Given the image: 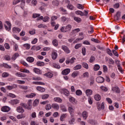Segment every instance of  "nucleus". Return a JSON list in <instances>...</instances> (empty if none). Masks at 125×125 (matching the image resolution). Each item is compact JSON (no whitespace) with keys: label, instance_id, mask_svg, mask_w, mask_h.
<instances>
[{"label":"nucleus","instance_id":"nucleus-1","mask_svg":"<svg viewBox=\"0 0 125 125\" xmlns=\"http://www.w3.org/2000/svg\"><path fill=\"white\" fill-rule=\"evenodd\" d=\"M41 14H33V18H38L37 19V21H39L40 20H43V22H48L49 21L50 18L48 16H46L43 18V16H42L41 17Z\"/></svg>","mask_w":125,"mask_h":125},{"label":"nucleus","instance_id":"nucleus-2","mask_svg":"<svg viewBox=\"0 0 125 125\" xmlns=\"http://www.w3.org/2000/svg\"><path fill=\"white\" fill-rule=\"evenodd\" d=\"M84 12L85 13L84 14L83 12L81 11H77L75 12L76 14L77 15H80V16H87V14H88V12L87 11H84Z\"/></svg>","mask_w":125,"mask_h":125},{"label":"nucleus","instance_id":"nucleus-3","mask_svg":"<svg viewBox=\"0 0 125 125\" xmlns=\"http://www.w3.org/2000/svg\"><path fill=\"white\" fill-rule=\"evenodd\" d=\"M96 82L99 83H104V78L101 77V76H99L96 79Z\"/></svg>","mask_w":125,"mask_h":125},{"label":"nucleus","instance_id":"nucleus-4","mask_svg":"<svg viewBox=\"0 0 125 125\" xmlns=\"http://www.w3.org/2000/svg\"><path fill=\"white\" fill-rule=\"evenodd\" d=\"M23 108L24 109H28V107H27V105L24 103L21 104V106H18L17 108V110H23Z\"/></svg>","mask_w":125,"mask_h":125},{"label":"nucleus","instance_id":"nucleus-5","mask_svg":"<svg viewBox=\"0 0 125 125\" xmlns=\"http://www.w3.org/2000/svg\"><path fill=\"white\" fill-rule=\"evenodd\" d=\"M70 72H71V70L69 68H66L62 71V74L64 76H66L70 73Z\"/></svg>","mask_w":125,"mask_h":125},{"label":"nucleus","instance_id":"nucleus-6","mask_svg":"<svg viewBox=\"0 0 125 125\" xmlns=\"http://www.w3.org/2000/svg\"><path fill=\"white\" fill-rule=\"evenodd\" d=\"M62 49L65 52V53L68 54L70 53V50L69 49V48L67 47V46L65 45H62Z\"/></svg>","mask_w":125,"mask_h":125},{"label":"nucleus","instance_id":"nucleus-7","mask_svg":"<svg viewBox=\"0 0 125 125\" xmlns=\"http://www.w3.org/2000/svg\"><path fill=\"white\" fill-rule=\"evenodd\" d=\"M112 91H114V92H116V93H120V92H121L120 88H119L118 86L113 87L112 88Z\"/></svg>","mask_w":125,"mask_h":125},{"label":"nucleus","instance_id":"nucleus-8","mask_svg":"<svg viewBox=\"0 0 125 125\" xmlns=\"http://www.w3.org/2000/svg\"><path fill=\"white\" fill-rule=\"evenodd\" d=\"M15 75L17 77H19L20 78H24L25 77H27V75L21 72H17Z\"/></svg>","mask_w":125,"mask_h":125},{"label":"nucleus","instance_id":"nucleus-9","mask_svg":"<svg viewBox=\"0 0 125 125\" xmlns=\"http://www.w3.org/2000/svg\"><path fill=\"white\" fill-rule=\"evenodd\" d=\"M79 36L81 37V38H78L75 41V42H79V41H83V39H84V37L83 36V34L82 32L79 33Z\"/></svg>","mask_w":125,"mask_h":125},{"label":"nucleus","instance_id":"nucleus-10","mask_svg":"<svg viewBox=\"0 0 125 125\" xmlns=\"http://www.w3.org/2000/svg\"><path fill=\"white\" fill-rule=\"evenodd\" d=\"M21 10V7L16 6L15 9V12L17 15H20V14H18L17 13L20 12Z\"/></svg>","mask_w":125,"mask_h":125},{"label":"nucleus","instance_id":"nucleus-11","mask_svg":"<svg viewBox=\"0 0 125 125\" xmlns=\"http://www.w3.org/2000/svg\"><path fill=\"white\" fill-rule=\"evenodd\" d=\"M75 121H76L75 118L71 117L68 120V124H69V125H74Z\"/></svg>","mask_w":125,"mask_h":125},{"label":"nucleus","instance_id":"nucleus-12","mask_svg":"<svg viewBox=\"0 0 125 125\" xmlns=\"http://www.w3.org/2000/svg\"><path fill=\"white\" fill-rule=\"evenodd\" d=\"M68 115H67V114H63L62 115H61L60 117V121L61 122H64L65 119H66V118H67V116Z\"/></svg>","mask_w":125,"mask_h":125},{"label":"nucleus","instance_id":"nucleus-13","mask_svg":"<svg viewBox=\"0 0 125 125\" xmlns=\"http://www.w3.org/2000/svg\"><path fill=\"white\" fill-rule=\"evenodd\" d=\"M36 89L38 91H40V92H44L45 91V88L41 86H37Z\"/></svg>","mask_w":125,"mask_h":125},{"label":"nucleus","instance_id":"nucleus-14","mask_svg":"<svg viewBox=\"0 0 125 125\" xmlns=\"http://www.w3.org/2000/svg\"><path fill=\"white\" fill-rule=\"evenodd\" d=\"M51 56H52V59H53V60H55V59L57 58V56H58V55H57V53H56L55 51H53L52 53Z\"/></svg>","mask_w":125,"mask_h":125},{"label":"nucleus","instance_id":"nucleus-15","mask_svg":"<svg viewBox=\"0 0 125 125\" xmlns=\"http://www.w3.org/2000/svg\"><path fill=\"white\" fill-rule=\"evenodd\" d=\"M92 92H93L92 90H91V89H87L85 91L86 95L87 96H90V95H91L92 94Z\"/></svg>","mask_w":125,"mask_h":125},{"label":"nucleus","instance_id":"nucleus-16","mask_svg":"<svg viewBox=\"0 0 125 125\" xmlns=\"http://www.w3.org/2000/svg\"><path fill=\"white\" fill-rule=\"evenodd\" d=\"M94 99L96 101H100V100H101V96H100L99 94H96L94 96Z\"/></svg>","mask_w":125,"mask_h":125},{"label":"nucleus","instance_id":"nucleus-17","mask_svg":"<svg viewBox=\"0 0 125 125\" xmlns=\"http://www.w3.org/2000/svg\"><path fill=\"white\" fill-rule=\"evenodd\" d=\"M33 72H34V73H36V74H38V75H40V74H42V71H41V70H40V69L37 68H34L33 69Z\"/></svg>","mask_w":125,"mask_h":125},{"label":"nucleus","instance_id":"nucleus-18","mask_svg":"<svg viewBox=\"0 0 125 125\" xmlns=\"http://www.w3.org/2000/svg\"><path fill=\"white\" fill-rule=\"evenodd\" d=\"M21 31V29L17 27H14L13 28V33H19Z\"/></svg>","mask_w":125,"mask_h":125},{"label":"nucleus","instance_id":"nucleus-19","mask_svg":"<svg viewBox=\"0 0 125 125\" xmlns=\"http://www.w3.org/2000/svg\"><path fill=\"white\" fill-rule=\"evenodd\" d=\"M20 72H21V73H26L27 74H30V70L27 69H23V68H21L20 69Z\"/></svg>","mask_w":125,"mask_h":125},{"label":"nucleus","instance_id":"nucleus-20","mask_svg":"<svg viewBox=\"0 0 125 125\" xmlns=\"http://www.w3.org/2000/svg\"><path fill=\"white\" fill-rule=\"evenodd\" d=\"M20 101L18 99H15L11 101V103L13 105H16V104H19Z\"/></svg>","mask_w":125,"mask_h":125},{"label":"nucleus","instance_id":"nucleus-21","mask_svg":"<svg viewBox=\"0 0 125 125\" xmlns=\"http://www.w3.org/2000/svg\"><path fill=\"white\" fill-rule=\"evenodd\" d=\"M52 108L55 109V110H58L59 109V105L57 104H52Z\"/></svg>","mask_w":125,"mask_h":125},{"label":"nucleus","instance_id":"nucleus-22","mask_svg":"<svg viewBox=\"0 0 125 125\" xmlns=\"http://www.w3.org/2000/svg\"><path fill=\"white\" fill-rule=\"evenodd\" d=\"M26 60L28 61V62H29V63H33V62L35 61V59L32 57H28L27 58Z\"/></svg>","mask_w":125,"mask_h":125},{"label":"nucleus","instance_id":"nucleus-23","mask_svg":"<svg viewBox=\"0 0 125 125\" xmlns=\"http://www.w3.org/2000/svg\"><path fill=\"white\" fill-rule=\"evenodd\" d=\"M35 96H36V94L34 93H31L30 94L26 95L25 96L27 98H33Z\"/></svg>","mask_w":125,"mask_h":125},{"label":"nucleus","instance_id":"nucleus-24","mask_svg":"<svg viewBox=\"0 0 125 125\" xmlns=\"http://www.w3.org/2000/svg\"><path fill=\"white\" fill-rule=\"evenodd\" d=\"M44 76H45V77H47V78H49L51 79V78L53 76V74L52 73L48 72L46 74H44Z\"/></svg>","mask_w":125,"mask_h":125},{"label":"nucleus","instance_id":"nucleus-25","mask_svg":"<svg viewBox=\"0 0 125 125\" xmlns=\"http://www.w3.org/2000/svg\"><path fill=\"white\" fill-rule=\"evenodd\" d=\"M54 101H55V102L61 103L62 102V99L59 97H56L54 98Z\"/></svg>","mask_w":125,"mask_h":125},{"label":"nucleus","instance_id":"nucleus-26","mask_svg":"<svg viewBox=\"0 0 125 125\" xmlns=\"http://www.w3.org/2000/svg\"><path fill=\"white\" fill-rule=\"evenodd\" d=\"M69 101L71 103H73V104H77V100H76V99L74 97H71L69 98Z\"/></svg>","mask_w":125,"mask_h":125},{"label":"nucleus","instance_id":"nucleus-27","mask_svg":"<svg viewBox=\"0 0 125 125\" xmlns=\"http://www.w3.org/2000/svg\"><path fill=\"white\" fill-rule=\"evenodd\" d=\"M39 103H40V100L36 99L33 102L34 107H36V106H38V105H39Z\"/></svg>","mask_w":125,"mask_h":125},{"label":"nucleus","instance_id":"nucleus-28","mask_svg":"<svg viewBox=\"0 0 125 125\" xmlns=\"http://www.w3.org/2000/svg\"><path fill=\"white\" fill-rule=\"evenodd\" d=\"M104 108H105L104 103H102L101 104L98 105V109L99 110H104Z\"/></svg>","mask_w":125,"mask_h":125},{"label":"nucleus","instance_id":"nucleus-29","mask_svg":"<svg viewBox=\"0 0 125 125\" xmlns=\"http://www.w3.org/2000/svg\"><path fill=\"white\" fill-rule=\"evenodd\" d=\"M121 18V12H117L116 16L115 17V20H119Z\"/></svg>","mask_w":125,"mask_h":125},{"label":"nucleus","instance_id":"nucleus-30","mask_svg":"<svg viewBox=\"0 0 125 125\" xmlns=\"http://www.w3.org/2000/svg\"><path fill=\"white\" fill-rule=\"evenodd\" d=\"M74 20L77 22V23H81L82 22V19L77 17H74Z\"/></svg>","mask_w":125,"mask_h":125},{"label":"nucleus","instance_id":"nucleus-31","mask_svg":"<svg viewBox=\"0 0 125 125\" xmlns=\"http://www.w3.org/2000/svg\"><path fill=\"white\" fill-rule=\"evenodd\" d=\"M33 83L34 84L41 85H44L45 84V83L42 82H33Z\"/></svg>","mask_w":125,"mask_h":125},{"label":"nucleus","instance_id":"nucleus-32","mask_svg":"<svg viewBox=\"0 0 125 125\" xmlns=\"http://www.w3.org/2000/svg\"><path fill=\"white\" fill-rule=\"evenodd\" d=\"M63 94L65 96H69L70 95V92L67 89H64L63 90Z\"/></svg>","mask_w":125,"mask_h":125},{"label":"nucleus","instance_id":"nucleus-33","mask_svg":"<svg viewBox=\"0 0 125 125\" xmlns=\"http://www.w3.org/2000/svg\"><path fill=\"white\" fill-rule=\"evenodd\" d=\"M19 54H18V53H16L12 57V60L14 61L16 60V58H17V57H19Z\"/></svg>","mask_w":125,"mask_h":125},{"label":"nucleus","instance_id":"nucleus-34","mask_svg":"<svg viewBox=\"0 0 125 125\" xmlns=\"http://www.w3.org/2000/svg\"><path fill=\"white\" fill-rule=\"evenodd\" d=\"M52 43L54 46H58V41L56 39H54L52 41Z\"/></svg>","mask_w":125,"mask_h":125},{"label":"nucleus","instance_id":"nucleus-35","mask_svg":"<svg viewBox=\"0 0 125 125\" xmlns=\"http://www.w3.org/2000/svg\"><path fill=\"white\" fill-rule=\"evenodd\" d=\"M82 116L84 120H86L87 118V112H86L85 111H84L82 113Z\"/></svg>","mask_w":125,"mask_h":125},{"label":"nucleus","instance_id":"nucleus-36","mask_svg":"<svg viewBox=\"0 0 125 125\" xmlns=\"http://www.w3.org/2000/svg\"><path fill=\"white\" fill-rule=\"evenodd\" d=\"M77 76H79V71H74L71 75V77H72V78H76Z\"/></svg>","mask_w":125,"mask_h":125},{"label":"nucleus","instance_id":"nucleus-37","mask_svg":"<svg viewBox=\"0 0 125 125\" xmlns=\"http://www.w3.org/2000/svg\"><path fill=\"white\" fill-rule=\"evenodd\" d=\"M66 32H70L72 29V25L71 24H68L65 26Z\"/></svg>","mask_w":125,"mask_h":125},{"label":"nucleus","instance_id":"nucleus-38","mask_svg":"<svg viewBox=\"0 0 125 125\" xmlns=\"http://www.w3.org/2000/svg\"><path fill=\"white\" fill-rule=\"evenodd\" d=\"M36 65L37 66H44V62H42L39 61V62H37Z\"/></svg>","mask_w":125,"mask_h":125},{"label":"nucleus","instance_id":"nucleus-39","mask_svg":"<svg viewBox=\"0 0 125 125\" xmlns=\"http://www.w3.org/2000/svg\"><path fill=\"white\" fill-rule=\"evenodd\" d=\"M80 69H82V65L81 64H78V65H77L76 66H75L73 69L76 71L77 70H80Z\"/></svg>","mask_w":125,"mask_h":125},{"label":"nucleus","instance_id":"nucleus-40","mask_svg":"<svg viewBox=\"0 0 125 125\" xmlns=\"http://www.w3.org/2000/svg\"><path fill=\"white\" fill-rule=\"evenodd\" d=\"M22 0H13L12 2V4L13 5H16V4H18L20 1Z\"/></svg>","mask_w":125,"mask_h":125},{"label":"nucleus","instance_id":"nucleus-41","mask_svg":"<svg viewBox=\"0 0 125 125\" xmlns=\"http://www.w3.org/2000/svg\"><path fill=\"white\" fill-rule=\"evenodd\" d=\"M46 6H47V5H46V4H43L42 5V6H41L40 7L39 9H40V10H41V11H43V10H44V9H45L44 7H46Z\"/></svg>","mask_w":125,"mask_h":125},{"label":"nucleus","instance_id":"nucleus-42","mask_svg":"<svg viewBox=\"0 0 125 125\" xmlns=\"http://www.w3.org/2000/svg\"><path fill=\"white\" fill-rule=\"evenodd\" d=\"M52 4L56 6H58V5H59V1H58L57 0H53L52 1Z\"/></svg>","mask_w":125,"mask_h":125},{"label":"nucleus","instance_id":"nucleus-43","mask_svg":"<svg viewBox=\"0 0 125 125\" xmlns=\"http://www.w3.org/2000/svg\"><path fill=\"white\" fill-rule=\"evenodd\" d=\"M76 94L78 96H81V95L83 94V92H82L81 90H77L76 91Z\"/></svg>","mask_w":125,"mask_h":125},{"label":"nucleus","instance_id":"nucleus-44","mask_svg":"<svg viewBox=\"0 0 125 125\" xmlns=\"http://www.w3.org/2000/svg\"><path fill=\"white\" fill-rule=\"evenodd\" d=\"M81 31L80 28H76L72 31V34H77V33H79Z\"/></svg>","mask_w":125,"mask_h":125},{"label":"nucleus","instance_id":"nucleus-45","mask_svg":"<svg viewBox=\"0 0 125 125\" xmlns=\"http://www.w3.org/2000/svg\"><path fill=\"white\" fill-rule=\"evenodd\" d=\"M27 104L28 105L27 109H31V108H32V100H29L27 102Z\"/></svg>","mask_w":125,"mask_h":125},{"label":"nucleus","instance_id":"nucleus-46","mask_svg":"<svg viewBox=\"0 0 125 125\" xmlns=\"http://www.w3.org/2000/svg\"><path fill=\"white\" fill-rule=\"evenodd\" d=\"M23 46L26 48V49H30V48H31V45L29 43L24 44Z\"/></svg>","mask_w":125,"mask_h":125},{"label":"nucleus","instance_id":"nucleus-47","mask_svg":"<svg viewBox=\"0 0 125 125\" xmlns=\"http://www.w3.org/2000/svg\"><path fill=\"white\" fill-rule=\"evenodd\" d=\"M82 66L83 67V68H85V69H86L87 70L88 69V64L86 62H83Z\"/></svg>","mask_w":125,"mask_h":125},{"label":"nucleus","instance_id":"nucleus-48","mask_svg":"<svg viewBox=\"0 0 125 125\" xmlns=\"http://www.w3.org/2000/svg\"><path fill=\"white\" fill-rule=\"evenodd\" d=\"M49 97V95L48 94H45L42 96V99L43 100L47 99Z\"/></svg>","mask_w":125,"mask_h":125},{"label":"nucleus","instance_id":"nucleus-49","mask_svg":"<svg viewBox=\"0 0 125 125\" xmlns=\"http://www.w3.org/2000/svg\"><path fill=\"white\" fill-rule=\"evenodd\" d=\"M120 8V3H116L113 5V8H115V9H117L118 8Z\"/></svg>","mask_w":125,"mask_h":125},{"label":"nucleus","instance_id":"nucleus-50","mask_svg":"<svg viewBox=\"0 0 125 125\" xmlns=\"http://www.w3.org/2000/svg\"><path fill=\"white\" fill-rule=\"evenodd\" d=\"M100 69V66L98 64L95 65L94 67V71H98Z\"/></svg>","mask_w":125,"mask_h":125},{"label":"nucleus","instance_id":"nucleus-51","mask_svg":"<svg viewBox=\"0 0 125 125\" xmlns=\"http://www.w3.org/2000/svg\"><path fill=\"white\" fill-rule=\"evenodd\" d=\"M67 7L70 10H74V6L71 4H68L67 6Z\"/></svg>","mask_w":125,"mask_h":125},{"label":"nucleus","instance_id":"nucleus-52","mask_svg":"<svg viewBox=\"0 0 125 125\" xmlns=\"http://www.w3.org/2000/svg\"><path fill=\"white\" fill-rule=\"evenodd\" d=\"M4 58L5 60H6L7 61H9L11 59L10 56L8 55H5Z\"/></svg>","mask_w":125,"mask_h":125},{"label":"nucleus","instance_id":"nucleus-53","mask_svg":"<svg viewBox=\"0 0 125 125\" xmlns=\"http://www.w3.org/2000/svg\"><path fill=\"white\" fill-rule=\"evenodd\" d=\"M61 32H62V33H67V30L66 29V26H62L61 28Z\"/></svg>","mask_w":125,"mask_h":125},{"label":"nucleus","instance_id":"nucleus-54","mask_svg":"<svg viewBox=\"0 0 125 125\" xmlns=\"http://www.w3.org/2000/svg\"><path fill=\"white\" fill-rule=\"evenodd\" d=\"M8 76H9V74H8V73H6V72H4L2 74V78H7V77H8Z\"/></svg>","mask_w":125,"mask_h":125},{"label":"nucleus","instance_id":"nucleus-55","mask_svg":"<svg viewBox=\"0 0 125 125\" xmlns=\"http://www.w3.org/2000/svg\"><path fill=\"white\" fill-rule=\"evenodd\" d=\"M107 53L108 54V55H110V56H113V53H112V51L110 50V49H107Z\"/></svg>","mask_w":125,"mask_h":125},{"label":"nucleus","instance_id":"nucleus-56","mask_svg":"<svg viewBox=\"0 0 125 125\" xmlns=\"http://www.w3.org/2000/svg\"><path fill=\"white\" fill-rule=\"evenodd\" d=\"M108 61L109 64H111L112 65H114V64H115V62H114V60L111 58L109 59Z\"/></svg>","mask_w":125,"mask_h":125},{"label":"nucleus","instance_id":"nucleus-57","mask_svg":"<svg viewBox=\"0 0 125 125\" xmlns=\"http://www.w3.org/2000/svg\"><path fill=\"white\" fill-rule=\"evenodd\" d=\"M77 7L79 9H83V6L81 4H77Z\"/></svg>","mask_w":125,"mask_h":125},{"label":"nucleus","instance_id":"nucleus-58","mask_svg":"<svg viewBox=\"0 0 125 125\" xmlns=\"http://www.w3.org/2000/svg\"><path fill=\"white\" fill-rule=\"evenodd\" d=\"M8 96H9V97H11L12 98H15V97H16V95L11 93H9V94H8Z\"/></svg>","mask_w":125,"mask_h":125},{"label":"nucleus","instance_id":"nucleus-59","mask_svg":"<svg viewBox=\"0 0 125 125\" xmlns=\"http://www.w3.org/2000/svg\"><path fill=\"white\" fill-rule=\"evenodd\" d=\"M100 88L102 90H104V91H108V88L106 87H105L104 86H101L100 87Z\"/></svg>","mask_w":125,"mask_h":125},{"label":"nucleus","instance_id":"nucleus-60","mask_svg":"<svg viewBox=\"0 0 125 125\" xmlns=\"http://www.w3.org/2000/svg\"><path fill=\"white\" fill-rule=\"evenodd\" d=\"M112 52L114 54V55H115V56H117V57H119V53H118V52H117L116 50H112Z\"/></svg>","mask_w":125,"mask_h":125},{"label":"nucleus","instance_id":"nucleus-61","mask_svg":"<svg viewBox=\"0 0 125 125\" xmlns=\"http://www.w3.org/2000/svg\"><path fill=\"white\" fill-rule=\"evenodd\" d=\"M1 110H10V107L8 106H4L1 107Z\"/></svg>","mask_w":125,"mask_h":125},{"label":"nucleus","instance_id":"nucleus-62","mask_svg":"<svg viewBox=\"0 0 125 125\" xmlns=\"http://www.w3.org/2000/svg\"><path fill=\"white\" fill-rule=\"evenodd\" d=\"M4 46L6 49H10V46H9V44H8V43H5L4 44Z\"/></svg>","mask_w":125,"mask_h":125},{"label":"nucleus","instance_id":"nucleus-63","mask_svg":"<svg viewBox=\"0 0 125 125\" xmlns=\"http://www.w3.org/2000/svg\"><path fill=\"white\" fill-rule=\"evenodd\" d=\"M57 18H58V17H57V16H52L51 18V21H55V20H57Z\"/></svg>","mask_w":125,"mask_h":125},{"label":"nucleus","instance_id":"nucleus-64","mask_svg":"<svg viewBox=\"0 0 125 125\" xmlns=\"http://www.w3.org/2000/svg\"><path fill=\"white\" fill-rule=\"evenodd\" d=\"M51 107H52V105L47 104L46 105V110H50V109H51Z\"/></svg>","mask_w":125,"mask_h":125}]
</instances>
